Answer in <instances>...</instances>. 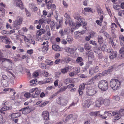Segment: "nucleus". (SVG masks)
<instances>
[{
	"label": "nucleus",
	"mask_w": 124,
	"mask_h": 124,
	"mask_svg": "<svg viewBox=\"0 0 124 124\" xmlns=\"http://www.w3.org/2000/svg\"><path fill=\"white\" fill-rule=\"evenodd\" d=\"M0 62H1V68L7 70V69L11 70L12 63L11 61L9 59L0 57Z\"/></svg>",
	"instance_id": "obj_1"
},
{
	"label": "nucleus",
	"mask_w": 124,
	"mask_h": 124,
	"mask_svg": "<svg viewBox=\"0 0 124 124\" xmlns=\"http://www.w3.org/2000/svg\"><path fill=\"white\" fill-rule=\"evenodd\" d=\"M110 84L111 88L115 90L119 89L121 87V83L119 80L118 79H111Z\"/></svg>",
	"instance_id": "obj_2"
},
{
	"label": "nucleus",
	"mask_w": 124,
	"mask_h": 124,
	"mask_svg": "<svg viewBox=\"0 0 124 124\" xmlns=\"http://www.w3.org/2000/svg\"><path fill=\"white\" fill-rule=\"evenodd\" d=\"M23 21V19L22 17L19 16L17 17L13 22V25L14 28L17 30L20 29Z\"/></svg>",
	"instance_id": "obj_3"
},
{
	"label": "nucleus",
	"mask_w": 124,
	"mask_h": 124,
	"mask_svg": "<svg viewBox=\"0 0 124 124\" xmlns=\"http://www.w3.org/2000/svg\"><path fill=\"white\" fill-rule=\"evenodd\" d=\"M98 86L103 91L107 90L108 88V84L107 81L102 80L100 81L98 84Z\"/></svg>",
	"instance_id": "obj_4"
},
{
	"label": "nucleus",
	"mask_w": 124,
	"mask_h": 124,
	"mask_svg": "<svg viewBox=\"0 0 124 124\" xmlns=\"http://www.w3.org/2000/svg\"><path fill=\"white\" fill-rule=\"evenodd\" d=\"M68 102V100L63 99L61 97H58L57 99V103L62 106H66Z\"/></svg>",
	"instance_id": "obj_5"
},
{
	"label": "nucleus",
	"mask_w": 124,
	"mask_h": 124,
	"mask_svg": "<svg viewBox=\"0 0 124 124\" xmlns=\"http://www.w3.org/2000/svg\"><path fill=\"white\" fill-rule=\"evenodd\" d=\"M74 18L76 20H78L79 22V23H80V20L82 23V24L83 25V27L86 30H87L88 29V28H87L85 27L86 23H85V20L84 18H80V17L79 16L75 17Z\"/></svg>",
	"instance_id": "obj_6"
},
{
	"label": "nucleus",
	"mask_w": 124,
	"mask_h": 124,
	"mask_svg": "<svg viewBox=\"0 0 124 124\" xmlns=\"http://www.w3.org/2000/svg\"><path fill=\"white\" fill-rule=\"evenodd\" d=\"M97 91L95 89L93 88L90 89H88L86 91V94L88 96H92L96 93Z\"/></svg>",
	"instance_id": "obj_7"
},
{
	"label": "nucleus",
	"mask_w": 124,
	"mask_h": 124,
	"mask_svg": "<svg viewBox=\"0 0 124 124\" xmlns=\"http://www.w3.org/2000/svg\"><path fill=\"white\" fill-rule=\"evenodd\" d=\"M14 5L16 7H19L22 10L24 8L23 5L21 0H15Z\"/></svg>",
	"instance_id": "obj_8"
},
{
	"label": "nucleus",
	"mask_w": 124,
	"mask_h": 124,
	"mask_svg": "<svg viewBox=\"0 0 124 124\" xmlns=\"http://www.w3.org/2000/svg\"><path fill=\"white\" fill-rule=\"evenodd\" d=\"M29 107H25L21 109L19 111H22V113L24 114H26L31 111V108H29Z\"/></svg>",
	"instance_id": "obj_9"
},
{
	"label": "nucleus",
	"mask_w": 124,
	"mask_h": 124,
	"mask_svg": "<svg viewBox=\"0 0 124 124\" xmlns=\"http://www.w3.org/2000/svg\"><path fill=\"white\" fill-rule=\"evenodd\" d=\"M64 16L66 18L65 23L66 24L68 23L70 25L72 24V21L71 18H70L69 15H68L66 13H65L64 15Z\"/></svg>",
	"instance_id": "obj_10"
},
{
	"label": "nucleus",
	"mask_w": 124,
	"mask_h": 124,
	"mask_svg": "<svg viewBox=\"0 0 124 124\" xmlns=\"http://www.w3.org/2000/svg\"><path fill=\"white\" fill-rule=\"evenodd\" d=\"M112 116H115L114 119L115 120H118L121 117L119 112L118 111H114L112 113Z\"/></svg>",
	"instance_id": "obj_11"
},
{
	"label": "nucleus",
	"mask_w": 124,
	"mask_h": 124,
	"mask_svg": "<svg viewBox=\"0 0 124 124\" xmlns=\"http://www.w3.org/2000/svg\"><path fill=\"white\" fill-rule=\"evenodd\" d=\"M24 39L25 42L27 44L30 43L34 45L35 44V41L33 39H29L25 36L24 38Z\"/></svg>",
	"instance_id": "obj_12"
},
{
	"label": "nucleus",
	"mask_w": 124,
	"mask_h": 124,
	"mask_svg": "<svg viewBox=\"0 0 124 124\" xmlns=\"http://www.w3.org/2000/svg\"><path fill=\"white\" fill-rule=\"evenodd\" d=\"M88 57V60H92L94 58V54L93 53L92 51H90L87 54Z\"/></svg>",
	"instance_id": "obj_13"
},
{
	"label": "nucleus",
	"mask_w": 124,
	"mask_h": 124,
	"mask_svg": "<svg viewBox=\"0 0 124 124\" xmlns=\"http://www.w3.org/2000/svg\"><path fill=\"white\" fill-rule=\"evenodd\" d=\"M11 108H12L11 107H8L7 106H5L3 107L0 110V113L5 114V113L4 111H5L10 110L11 109Z\"/></svg>",
	"instance_id": "obj_14"
},
{
	"label": "nucleus",
	"mask_w": 124,
	"mask_h": 124,
	"mask_svg": "<svg viewBox=\"0 0 124 124\" xmlns=\"http://www.w3.org/2000/svg\"><path fill=\"white\" fill-rule=\"evenodd\" d=\"M42 115L44 120H48L49 119V114L47 111H44L42 112Z\"/></svg>",
	"instance_id": "obj_15"
},
{
	"label": "nucleus",
	"mask_w": 124,
	"mask_h": 124,
	"mask_svg": "<svg viewBox=\"0 0 124 124\" xmlns=\"http://www.w3.org/2000/svg\"><path fill=\"white\" fill-rule=\"evenodd\" d=\"M0 83H1V84L0 85V87L1 86L7 87L9 84L8 80H1Z\"/></svg>",
	"instance_id": "obj_16"
},
{
	"label": "nucleus",
	"mask_w": 124,
	"mask_h": 124,
	"mask_svg": "<svg viewBox=\"0 0 124 124\" xmlns=\"http://www.w3.org/2000/svg\"><path fill=\"white\" fill-rule=\"evenodd\" d=\"M46 32L45 30L43 29H41L37 31L36 35L37 36H40L43 34H44Z\"/></svg>",
	"instance_id": "obj_17"
},
{
	"label": "nucleus",
	"mask_w": 124,
	"mask_h": 124,
	"mask_svg": "<svg viewBox=\"0 0 124 124\" xmlns=\"http://www.w3.org/2000/svg\"><path fill=\"white\" fill-rule=\"evenodd\" d=\"M73 27V28L75 29H78L81 25V24L80 23L78 22L76 23H72L71 25Z\"/></svg>",
	"instance_id": "obj_18"
},
{
	"label": "nucleus",
	"mask_w": 124,
	"mask_h": 124,
	"mask_svg": "<svg viewBox=\"0 0 124 124\" xmlns=\"http://www.w3.org/2000/svg\"><path fill=\"white\" fill-rule=\"evenodd\" d=\"M83 104L84 107L88 108L90 105V102L89 100H87L85 101Z\"/></svg>",
	"instance_id": "obj_19"
},
{
	"label": "nucleus",
	"mask_w": 124,
	"mask_h": 124,
	"mask_svg": "<svg viewBox=\"0 0 124 124\" xmlns=\"http://www.w3.org/2000/svg\"><path fill=\"white\" fill-rule=\"evenodd\" d=\"M117 53L116 51H113L110 54L109 57L110 59H113L115 58L117 56Z\"/></svg>",
	"instance_id": "obj_20"
},
{
	"label": "nucleus",
	"mask_w": 124,
	"mask_h": 124,
	"mask_svg": "<svg viewBox=\"0 0 124 124\" xmlns=\"http://www.w3.org/2000/svg\"><path fill=\"white\" fill-rule=\"evenodd\" d=\"M99 48L103 51H105L107 49V47L106 45L104 43L100 44Z\"/></svg>",
	"instance_id": "obj_21"
},
{
	"label": "nucleus",
	"mask_w": 124,
	"mask_h": 124,
	"mask_svg": "<svg viewBox=\"0 0 124 124\" xmlns=\"http://www.w3.org/2000/svg\"><path fill=\"white\" fill-rule=\"evenodd\" d=\"M21 115V114L20 112L16 113H12L11 115V118H16L20 116Z\"/></svg>",
	"instance_id": "obj_22"
},
{
	"label": "nucleus",
	"mask_w": 124,
	"mask_h": 124,
	"mask_svg": "<svg viewBox=\"0 0 124 124\" xmlns=\"http://www.w3.org/2000/svg\"><path fill=\"white\" fill-rule=\"evenodd\" d=\"M111 101L109 99H105L103 101V103L105 105L108 106L109 105Z\"/></svg>",
	"instance_id": "obj_23"
},
{
	"label": "nucleus",
	"mask_w": 124,
	"mask_h": 124,
	"mask_svg": "<svg viewBox=\"0 0 124 124\" xmlns=\"http://www.w3.org/2000/svg\"><path fill=\"white\" fill-rule=\"evenodd\" d=\"M103 103V101L99 99L96 102V107H100Z\"/></svg>",
	"instance_id": "obj_24"
},
{
	"label": "nucleus",
	"mask_w": 124,
	"mask_h": 124,
	"mask_svg": "<svg viewBox=\"0 0 124 124\" xmlns=\"http://www.w3.org/2000/svg\"><path fill=\"white\" fill-rule=\"evenodd\" d=\"M119 39L121 45L124 46V37L122 35H120L119 36Z\"/></svg>",
	"instance_id": "obj_25"
},
{
	"label": "nucleus",
	"mask_w": 124,
	"mask_h": 124,
	"mask_svg": "<svg viewBox=\"0 0 124 124\" xmlns=\"http://www.w3.org/2000/svg\"><path fill=\"white\" fill-rule=\"evenodd\" d=\"M53 49L55 51H59L60 50V48L58 45L53 44L52 47Z\"/></svg>",
	"instance_id": "obj_26"
},
{
	"label": "nucleus",
	"mask_w": 124,
	"mask_h": 124,
	"mask_svg": "<svg viewBox=\"0 0 124 124\" xmlns=\"http://www.w3.org/2000/svg\"><path fill=\"white\" fill-rule=\"evenodd\" d=\"M82 58L81 57H79L77 58L76 61L77 62H80L79 65L80 66H81L84 64V63L82 62Z\"/></svg>",
	"instance_id": "obj_27"
},
{
	"label": "nucleus",
	"mask_w": 124,
	"mask_h": 124,
	"mask_svg": "<svg viewBox=\"0 0 124 124\" xmlns=\"http://www.w3.org/2000/svg\"><path fill=\"white\" fill-rule=\"evenodd\" d=\"M98 42L99 44L103 43V37L101 35H99L97 37Z\"/></svg>",
	"instance_id": "obj_28"
},
{
	"label": "nucleus",
	"mask_w": 124,
	"mask_h": 124,
	"mask_svg": "<svg viewBox=\"0 0 124 124\" xmlns=\"http://www.w3.org/2000/svg\"><path fill=\"white\" fill-rule=\"evenodd\" d=\"M81 36V33L78 31L75 32L74 33V36L76 39H78Z\"/></svg>",
	"instance_id": "obj_29"
},
{
	"label": "nucleus",
	"mask_w": 124,
	"mask_h": 124,
	"mask_svg": "<svg viewBox=\"0 0 124 124\" xmlns=\"http://www.w3.org/2000/svg\"><path fill=\"white\" fill-rule=\"evenodd\" d=\"M55 27V25L54 23V21H52L50 23V28L51 30L54 31Z\"/></svg>",
	"instance_id": "obj_30"
},
{
	"label": "nucleus",
	"mask_w": 124,
	"mask_h": 124,
	"mask_svg": "<svg viewBox=\"0 0 124 124\" xmlns=\"http://www.w3.org/2000/svg\"><path fill=\"white\" fill-rule=\"evenodd\" d=\"M6 38V37L3 38L2 39V42H5L6 44L9 45L10 43V39Z\"/></svg>",
	"instance_id": "obj_31"
},
{
	"label": "nucleus",
	"mask_w": 124,
	"mask_h": 124,
	"mask_svg": "<svg viewBox=\"0 0 124 124\" xmlns=\"http://www.w3.org/2000/svg\"><path fill=\"white\" fill-rule=\"evenodd\" d=\"M65 50L67 52L71 54H73L74 52L72 48H65Z\"/></svg>",
	"instance_id": "obj_32"
},
{
	"label": "nucleus",
	"mask_w": 124,
	"mask_h": 124,
	"mask_svg": "<svg viewBox=\"0 0 124 124\" xmlns=\"http://www.w3.org/2000/svg\"><path fill=\"white\" fill-rule=\"evenodd\" d=\"M94 51L96 53L98 54H101L102 52V51L99 48V47L94 49Z\"/></svg>",
	"instance_id": "obj_33"
},
{
	"label": "nucleus",
	"mask_w": 124,
	"mask_h": 124,
	"mask_svg": "<svg viewBox=\"0 0 124 124\" xmlns=\"http://www.w3.org/2000/svg\"><path fill=\"white\" fill-rule=\"evenodd\" d=\"M86 66L88 68H92L93 66V65L92 64V61H89L86 63Z\"/></svg>",
	"instance_id": "obj_34"
},
{
	"label": "nucleus",
	"mask_w": 124,
	"mask_h": 124,
	"mask_svg": "<svg viewBox=\"0 0 124 124\" xmlns=\"http://www.w3.org/2000/svg\"><path fill=\"white\" fill-rule=\"evenodd\" d=\"M69 67H66L65 68L62 69L61 70V72L63 74L66 73L68 72V70L69 69Z\"/></svg>",
	"instance_id": "obj_35"
},
{
	"label": "nucleus",
	"mask_w": 124,
	"mask_h": 124,
	"mask_svg": "<svg viewBox=\"0 0 124 124\" xmlns=\"http://www.w3.org/2000/svg\"><path fill=\"white\" fill-rule=\"evenodd\" d=\"M71 60V58L68 57H64L63 59V61L66 63H68Z\"/></svg>",
	"instance_id": "obj_36"
},
{
	"label": "nucleus",
	"mask_w": 124,
	"mask_h": 124,
	"mask_svg": "<svg viewBox=\"0 0 124 124\" xmlns=\"http://www.w3.org/2000/svg\"><path fill=\"white\" fill-rule=\"evenodd\" d=\"M84 48L86 50H89L90 49L91 47L88 43H86L85 45Z\"/></svg>",
	"instance_id": "obj_37"
},
{
	"label": "nucleus",
	"mask_w": 124,
	"mask_h": 124,
	"mask_svg": "<svg viewBox=\"0 0 124 124\" xmlns=\"http://www.w3.org/2000/svg\"><path fill=\"white\" fill-rule=\"evenodd\" d=\"M72 81V80L70 78H67L64 80V83L66 84L71 83Z\"/></svg>",
	"instance_id": "obj_38"
},
{
	"label": "nucleus",
	"mask_w": 124,
	"mask_h": 124,
	"mask_svg": "<svg viewBox=\"0 0 124 124\" xmlns=\"http://www.w3.org/2000/svg\"><path fill=\"white\" fill-rule=\"evenodd\" d=\"M45 62L47 65L51 66L53 65V62L49 60H46Z\"/></svg>",
	"instance_id": "obj_39"
},
{
	"label": "nucleus",
	"mask_w": 124,
	"mask_h": 124,
	"mask_svg": "<svg viewBox=\"0 0 124 124\" xmlns=\"http://www.w3.org/2000/svg\"><path fill=\"white\" fill-rule=\"evenodd\" d=\"M90 37L91 38L96 37V33L94 31H92L90 33Z\"/></svg>",
	"instance_id": "obj_40"
},
{
	"label": "nucleus",
	"mask_w": 124,
	"mask_h": 124,
	"mask_svg": "<svg viewBox=\"0 0 124 124\" xmlns=\"http://www.w3.org/2000/svg\"><path fill=\"white\" fill-rule=\"evenodd\" d=\"M95 80L92 78L91 79L88 81L86 83L87 85L93 84Z\"/></svg>",
	"instance_id": "obj_41"
},
{
	"label": "nucleus",
	"mask_w": 124,
	"mask_h": 124,
	"mask_svg": "<svg viewBox=\"0 0 124 124\" xmlns=\"http://www.w3.org/2000/svg\"><path fill=\"white\" fill-rule=\"evenodd\" d=\"M59 33L60 34L61 36L63 38L64 37L65 35H66L64 31H63L62 30H61L59 31Z\"/></svg>",
	"instance_id": "obj_42"
},
{
	"label": "nucleus",
	"mask_w": 124,
	"mask_h": 124,
	"mask_svg": "<svg viewBox=\"0 0 124 124\" xmlns=\"http://www.w3.org/2000/svg\"><path fill=\"white\" fill-rule=\"evenodd\" d=\"M99 112V111L92 112L90 113V114L91 116H96L97 115Z\"/></svg>",
	"instance_id": "obj_43"
},
{
	"label": "nucleus",
	"mask_w": 124,
	"mask_h": 124,
	"mask_svg": "<svg viewBox=\"0 0 124 124\" xmlns=\"http://www.w3.org/2000/svg\"><path fill=\"white\" fill-rule=\"evenodd\" d=\"M67 88V86H63L61 88H60L59 90H58V91L59 93L60 92H62L65 91Z\"/></svg>",
	"instance_id": "obj_44"
},
{
	"label": "nucleus",
	"mask_w": 124,
	"mask_h": 124,
	"mask_svg": "<svg viewBox=\"0 0 124 124\" xmlns=\"http://www.w3.org/2000/svg\"><path fill=\"white\" fill-rule=\"evenodd\" d=\"M108 70H105L102 72V73H100V75L101 76H104L107 75L108 73Z\"/></svg>",
	"instance_id": "obj_45"
},
{
	"label": "nucleus",
	"mask_w": 124,
	"mask_h": 124,
	"mask_svg": "<svg viewBox=\"0 0 124 124\" xmlns=\"http://www.w3.org/2000/svg\"><path fill=\"white\" fill-rule=\"evenodd\" d=\"M39 66L40 67L43 69H46V65L43 63H39Z\"/></svg>",
	"instance_id": "obj_46"
},
{
	"label": "nucleus",
	"mask_w": 124,
	"mask_h": 124,
	"mask_svg": "<svg viewBox=\"0 0 124 124\" xmlns=\"http://www.w3.org/2000/svg\"><path fill=\"white\" fill-rule=\"evenodd\" d=\"M86 84L85 83H83L81 85L79 86V89L80 90L83 89L85 88V86Z\"/></svg>",
	"instance_id": "obj_47"
},
{
	"label": "nucleus",
	"mask_w": 124,
	"mask_h": 124,
	"mask_svg": "<svg viewBox=\"0 0 124 124\" xmlns=\"http://www.w3.org/2000/svg\"><path fill=\"white\" fill-rule=\"evenodd\" d=\"M73 39L72 37L70 36H67V41L69 42L70 43H71L73 41Z\"/></svg>",
	"instance_id": "obj_48"
},
{
	"label": "nucleus",
	"mask_w": 124,
	"mask_h": 124,
	"mask_svg": "<svg viewBox=\"0 0 124 124\" xmlns=\"http://www.w3.org/2000/svg\"><path fill=\"white\" fill-rule=\"evenodd\" d=\"M8 80V78L6 75H2L1 79V80Z\"/></svg>",
	"instance_id": "obj_49"
},
{
	"label": "nucleus",
	"mask_w": 124,
	"mask_h": 124,
	"mask_svg": "<svg viewBox=\"0 0 124 124\" xmlns=\"http://www.w3.org/2000/svg\"><path fill=\"white\" fill-rule=\"evenodd\" d=\"M92 9L91 8H84V10L85 11L88 12H91L92 13L93 12Z\"/></svg>",
	"instance_id": "obj_50"
},
{
	"label": "nucleus",
	"mask_w": 124,
	"mask_h": 124,
	"mask_svg": "<svg viewBox=\"0 0 124 124\" xmlns=\"http://www.w3.org/2000/svg\"><path fill=\"white\" fill-rule=\"evenodd\" d=\"M94 73H95L93 70V68H91L89 70V73L90 75H92Z\"/></svg>",
	"instance_id": "obj_51"
},
{
	"label": "nucleus",
	"mask_w": 124,
	"mask_h": 124,
	"mask_svg": "<svg viewBox=\"0 0 124 124\" xmlns=\"http://www.w3.org/2000/svg\"><path fill=\"white\" fill-rule=\"evenodd\" d=\"M116 65V64L114 65L113 66H111V67L109 68L108 70H108L109 71H108V73L110 72V71H112V70H113L115 69L116 67L115 66Z\"/></svg>",
	"instance_id": "obj_52"
},
{
	"label": "nucleus",
	"mask_w": 124,
	"mask_h": 124,
	"mask_svg": "<svg viewBox=\"0 0 124 124\" xmlns=\"http://www.w3.org/2000/svg\"><path fill=\"white\" fill-rule=\"evenodd\" d=\"M48 47L46 46H44L42 48V51L43 52H46L48 49Z\"/></svg>",
	"instance_id": "obj_53"
},
{
	"label": "nucleus",
	"mask_w": 124,
	"mask_h": 124,
	"mask_svg": "<svg viewBox=\"0 0 124 124\" xmlns=\"http://www.w3.org/2000/svg\"><path fill=\"white\" fill-rule=\"evenodd\" d=\"M64 31L66 35L69 34L70 32V30L69 28H67L64 29Z\"/></svg>",
	"instance_id": "obj_54"
},
{
	"label": "nucleus",
	"mask_w": 124,
	"mask_h": 124,
	"mask_svg": "<svg viewBox=\"0 0 124 124\" xmlns=\"http://www.w3.org/2000/svg\"><path fill=\"white\" fill-rule=\"evenodd\" d=\"M52 79L50 78H47L45 81V83H49L51 82L52 81Z\"/></svg>",
	"instance_id": "obj_55"
},
{
	"label": "nucleus",
	"mask_w": 124,
	"mask_h": 124,
	"mask_svg": "<svg viewBox=\"0 0 124 124\" xmlns=\"http://www.w3.org/2000/svg\"><path fill=\"white\" fill-rule=\"evenodd\" d=\"M47 7L48 9L51 8V5H52L50 1H48L46 3Z\"/></svg>",
	"instance_id": "obj_56"
},
{
	"label": "nucleus",
	"mask_w": 124,
	"mask_h": 124,
	"mask_svg": "<svg viewBox=\"0 0 124 124\" xmlns=\"http://www.w3.org/2000/svg\"><path fill=\"white\" fill-rule=\"evenodd\" d=\"M74 70L75 72L76 73H78L80 71V68L79 67H75L74 68Z\"/></svg>",
	"instance_id": "obj_57"
},
{
	"label": "nucleus",
	"mask_w": 124,
	"mask_h": 124,
	"mask_svg": "<svg viewBox=\"0 0 124 124\" xmlns=\"http://www.w3.org/2000/svg\"><path fill=\"white\" fill-rule=\"evenodd\" d=\"M48 102L49 101H45L44 102L42 103L39 106L41 107H44L47 104Z\"/></svg>",
	"instance_id": "obj_58"
},
{
	"label": "nucleus",
	"mask_w": 124,
	"mask_h": 124,
	"mask_svg": "<svg viewBox=\"0 0 124 124\" xmlns=\"http://www.w3.org/2000/svg\"><path fill=\"white\" fill-rule=\"evenodd\" d=\"M113 8H114L117 10H119L120 9V6L118 5H116V6L114 5Z\"/></svg>",
	"instance_id": "obj_59"
},
{
	"label": "nucleus",
	"mask_w": 124,
	"mask_h": 124,
	"mask_svg": "<svg viewBox=\"0 0 124 124\" xmlns=\"http://www.w3.org/2000/svg\"><path fill=\"white\" fill-rule=\"evenodd\" d=\"M51 34L50 32H47V35H46V39L48 40L50 38Z\"/></svg>",
	"instance_id": "obj_60"
},
{
	"label": "nucleus",
	"mask_w": 124,
	"mask_h": 124,
	"mask_svg": "<svg viewBox=\"0 0 124 124\" xmlns=\"http://www.w3.org/2000/svg\"><path fill=\"white\" fill-rule=\"evenodd\" d=\"M101 76L100 75V74L99 75H95L94 77H93L92 78L95 80L96 79H98L99 78H100V77Z\"/></svg>",
	"instance_id": "obj_61"
},
{
	"label": "nucleus",
	"mask_w": 124,
	"mask_h": 124,
	"mask_svg": "<svg viewBox=\"0 0 124 124\" xmlns=\"http://www.w3.org/2000/svg\"><path fill=\"white\" fill-rule=\"evenodd\" d=\"M73 115L72 114H71L70 115H69L67 117H66L65 120V122H66V120H69V119L73 117Z\"/></svg>",
	"instance_id": "obj_62"
},
{
	"label": "nucleus",
	"mask_w": 124,
	"mask_h": 124,
	"mask_svg": "<svg viewBox=\"0 0 124 124\" xmlns=\"http://www.w3.org/2000/svg\"><path fill=\"white\" fill-rule=\"evenodd\" d=\"M79 77L82 78H85L87 77V76L86 75L83 74H80L79 75Z\"/></svg>",
	"instance_id": "obj_63"
},
{
	"label": "nucleus",
	"mask_w": 124,
	"mask_h": 124,
	"mask_svg": "<svg viewBox=\"0 0 124 124\" xmlns=\"http://www.w3.org/2000/svg\"><path fill=\"white\" fill-rule=\"evenodd\" d=\"M113 99L115 101H118L120 100V98L118 96L116 95L114 97Z\"/></svg>",
	"instance_id": "obj_64"
}]
</instances>
